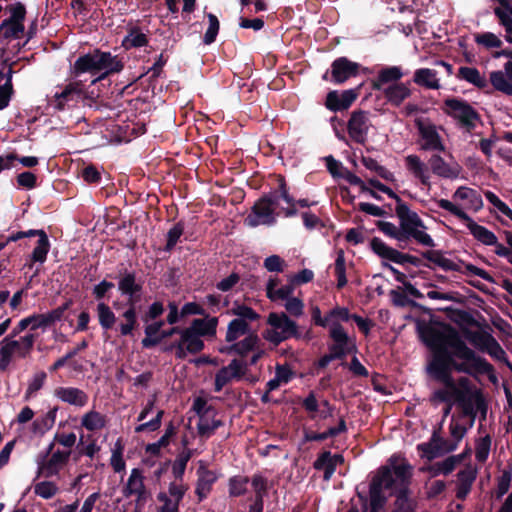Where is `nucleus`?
Masks as SVG:
<instances>
[{
    "label": "nucleus",
    "mask_w": 512,
    "mask_h": 512,
    "mask_svg": "<svg viewBox=\"0 0 512 512\" xmlns=\"http://www.w3.org/2000/svg\"><path fill=\"white\" fill-rule=\"evenodd\" d=\"M423 341L432 352L427 364L428 374L444 385L431 396L434 404L456 402L463 416H468L469 426L473 427L478 412L486 413L481 391L467 377L455 380L452 372L469 375L488 374L493 367L487 360L477 355L452 328L443 330L428 329L423 332Z\"/></svg>",
    "instance_id": "1"
},
{
    "label": "nucleus",
    "mask_w": 512,
    "mask_h": 512,
    "mask_svg": "<svg viewBox=\"0 0 512 512\" xmlns=\"http://www.w3.org/2000/svg\"><path fill=\"white\" fill-rule=\"evenodd\" d=\"M412 467L402 458L392 456L386 466L378 470L370 485V500L358 493L355 499L357 506L362 512H379L383 507L387 491L390 495L397 494L398 490H403L408 485L411 477Z\"/></svg>",
    "instance_id": "2"
},
{
    "label": "nucleus",
    "mask_w": 512,
    "mask_h": 512,
    "mask_svg": "<svg viewBox=\"0 0 512 512\" xmlns=\"http://www.w3.org/2000/svg\"><path fill=\"white\" fill-rule=\"evenodd\" d=\"M278 187L264 193L251 207V212L244 218V225L250 228L259 225L271 226L276 223L281 213L285 217L297 215L295 199L289 193L285 177L277 175Z\"/></svg>",
    "instance_id": "3"
},
{
    "label": "nucleus",
    "mask_w": 512,
    "mask_h": 512,
    "mask_svg": "<svg viewBox=\"0 0 512 512\" xmlns=\"http://www.w3.org/2000/svg\"><path fill=\"white\" fill-rule=\"evenodd\" d=\"M123 68L124 62L122 58L117 55H112L111 52L95 48L89 53L77 58L72 68V74L76 77L83 73H90L91 75L99 74V76L92 81V83H95L112 74L121 72Z\"/></svg>",
    "instance_id": "4"
},
{
    "label": "nucleus",
    "mask_w": 512,
    "mask_h": 512,
    "mask_svg": "<svg viewBox=\"0 0 512 512\" xmlns=\"http://www.w3.org/2000/svg\"><path fill=\"white\" fill-rule=\"evenodd\" d=\"M92 94L85 90V85L81 81H73L68 83L61 92L55 93L51 105L58 111L71 109L79 104L90 108L94 107L95 110L110 109L107 103Z\"/></svg>",
    "instance_id": "5"
},
{
    "label": "nucleus",
    "mask_w": 512,
    "mask_h": 512,
    "mask_svg": "<svg viewBox=\"0 0 512 512\" xmlns=\"http://www.w3.org/2000/svg\"><path fill=\"white\" fill-rule=\"evenodd\" d=\"M218 323V317H212L209 314L191 321L190 325L186 327L187 350L190 351V354L196 355L205 349L202 338L213 339L216 337Z\"/></svg>",
    "instance_id": "6"
},
{
    "label": "nucleus",
    "mask_w": 512,
    "mask_h": 512,
    "mask_svg": "<svg viewBox=\"0 0 512 512\" xmlns=\"http://www.w3.org/2000/svg\"><path fill=\"white\" fill-rule=\"evenodd\" d=\"M396 214L399 218L404 242L409 238H413L424 246H434L433 239L425 232V226L417 213L411 211L406 205L401 204L397 206Z\"/></svg>",
    "instance_id": "7"
},
{
    "label": "nucleus",
    "mask_w": 512,
    "mask_h": 512,
    "mask_svg": "<svg viewBox=\"0 0 512 512\" xmlns=\"http://www.w3.org/2000/svg\"><path fill=\"white\" fill-rule=\"evenodd\" d=\"M328 353L322 356V367L336 359H343L348 354L356 352L354 338L350 337L343 326H333L328 329Z\"/></svg>",
    "instance_id": "8"
},
{
    "label": "nucleus",
    "mask_w": 512,
    "mask_h": 512,
    "mask_svg": "<svg viewBox=\"0 0 512 512\" xmlns=\"http://www.w3.org/2000/svg\"><path fill=\"white\" fill-rule=\"evenodd\" d=\"M436 204L439 208H442L465 221L468 230L477 241L487 246L497 244L496 235L486 227L477 224L459 205L454 204L447 199H439L436 201Z\"/></svg>",
    "instance_id": "9"
},
{
    "label": "nucleus",
    "mask_w": 512,
    "mask_h": 512,
    "mask_svg": "<svg viewBox=\"0 0 512 512\" xmlns=\"http://www.w3.org/2000/svg\"><path fill=\"white\" fill-rule=\"evenodd\" d=\"M415 126L418 130V145L422 151L443 152L445 144L441 132L443 128L437 126L427 117L415 119Z\"/></svg>",
    "instance_id": "10"
},
{
    "label": "nucleus",
    "mask_w": 512,
    "mask_h": 512,
    "mask_svg": "<svg viewBox=\"0 0 512 512\" xmlns=\"http://www.w3.org/2000/svg\"><path fill=\"white\" fill-rule=\"evenodd\" d=\"M345 430L346 424L340 413L330 407L327 402L322 401V442L331 439V445H334L336 438Z\"/></svg>",
    "instance_id": "11"
},
{
    "label": "nucleus",
    "mask_w": 512,
    "mask_h": 512,
    "mask_svg": "<svg viewBox=\"0 0 512 512\" xmlns=\"http://www.w3.org/2000/svg\"><path fill=\"white\" fill-rule=\"evenodd\" d=\"M468 340L477 350L487 353L495 360H506L505 351L491 334L476 331L469 335Z\"/></svg>",
    "instance_id": "12"
},
{
    "label": "nucleus",
    "mask_w": 512,
    "mask_h": 512,
    "mask_svg": "<svg viewBox=\"0 0 512 512\" xmlns=\"http://www.w3.org/2000/svg\"><path fill=\"white\" fill-rule=\"evenodd\" d=\"M371 127L369 113L363 110H356L351 113L347 123L349 137L356 143L364 144L367 140Z\"/></svg>",
    "instance_id": "13"
},
{
    "label": "nucleus",
    "mask_w": 512,
    "mask_h": 512,
    "mask_svg": "<svg viewBox=\"0 0 512 512\" xmlns=\"http://www.w3.org/2000/svg\"><path fill=\"white\" fill-rule=\"evenodd\" d=\"M445 111L467 127H473L478 119L473 107L460 99H447L445 101Z\"/></svg>",
    "instance_id": "14"
},
{
    "label": "nucleus",
    "mask_w": 512,
    "mask_h": 512,
    "mask_svg": "<svg viewBox=\"0 0 512 512\" xmlns=\"http://www.w3.org/2000/svg\"><path fill=\"white\" fill-rule=\"evenodd\" d=\"M118 290L123 296H128L127 303H137L143 289L142 283L137 282L136 273L127 268L119 269Z\"/></svg>",
    "instance_id": "15"
},
{
    "label": "nucleus",
    "mask_w": 512,
    "mask_h": 512,
    "mask_svg": "<svg viewBox=\"0 0 512 512\" xmlns=\"http://www.w3.org/2000/svg\"><path fill=\"white\" fill-rule=\"evenodd\" d=\"M407 171L421 185L427 189L431 188V169L428 163H425L418 155L409 154L404 158Z\"/></svg>",
    "instance_id": "16"
},
{
    "label": "nucleus",
    "mask_w": 512,
    "mask_h": 512,
    "mask_svg": "<svg viewBox=\"0 0 512 512\" xmlns=\"http://www.w3.org/2000/svg\"><path fill=\"white\" fill-rule=\"evenodd\" d=\"M431 169V174L444 179H456L462 172L461 165L456 161H445L443 157L438 154H433L428 160Z\"/></svg>",
    "instance_id": "17"
},
{
    "label": "nucleus",
    "mask_w": 512,
    "mask_h": 512,
    "mask_svg": "<svg viewBox=\"0 0 512 512\" xmlns=\"http://www.w3.org/2000/svg\"><path fill=\"white\" fill-rule=\"evenodd\" d=\"M452 203L459 205L463 211L473 210L478 211L483 206L481 196L474 189L462 186L459 187L452 195Z\"/></svg>",
    "instance_id": "18"
},
{
    "label": "nucleus",
    "mask_w": 512,
    "mask_h": 512,
    "mask_svg": "<svg viewBox=\"0 0 512 512\" xmlns=\"http://www.w3.org/2000/svg\"><path fill=\"white\" fill-rule=\"evenodd\" d=\"M357 97L358 92L355 89L331 91L327 94L325 106L334 112L347 110Z\"/></svg>",
    "instance_id": "19"
},
{
    "label": "nucleus",
    "mask_w": 512,
    "mask_h": 512,
    "mask_svg": "<svg viewBox=\"0 0 512 512\" xmlns=\"http://www.w3.org/2000/svg\"><path fill=\"white\" fill-rule=\"evenodd\" d=\"M478 471L472 465H467L457 473L455 481L456 498L465 500L471 492L472 486L476 480Z\"/></svg>",
    "instance_id": "20"
},
{
    "label": "nucleus",
    "mask_w": 512,
    "mask_h": 512,
    "mask_svg": "<svg viewBox=\"0 0 512 512\" xmlns=\"http://www.w3.org/2000/svg\"><path fill=\"white\" fill-rule=\"evenodd\" d=\"M489 79L495 90L512 96V61L506 62L503 70L491 72Z\"/></svg>",
    "instance_id": "21"
},
{
    "label": "nucleus",
    "mask_w": 512,
    "mask_h": 512,
    "mask_svg": "<svg viewBox=\"0 0 512 512\" xmlns=\"http://www.w3.org/2000/svg\"><path fill=\"white\" fill-rule=\"evenodd\" d=\"M70 451H60L52 453L51 457L39 467V473L46 478L53 477L59 473V470L64 466L70 458Z\"/></svg>",
    "instance_id": "22"
},
{
    "label": "nucleus",
    "mask_w": 512,
    "mask_h": 512,
    "mask_svg": "<svg viewBox=\"0 0 512 512\" xmlns=\"http://www.w3.org/2000/svg\"><path fill=\"white\" fill-rule=\"evenodd\" d=\"M382 91L387 102L395 107H399L403 104L412 93L409 84L403 82L388 85Z\"/></svg>",
    "instance_id": "23"
},
{
    "label": "nucleus",
    "mask_w": 512,
    "mask_h": 512,
    "mask_svg": "<svg viewBox=\"0 0 512 512\" xmlns=\"http://www.w3.org/2000/svg\"><path fill=\"white\" fill-rule=\"evenodd\" d=\"M54 395L61 401L78 407H84L89 399L83 390L76 387H58Z\"/></svg>",
    "instance_id": "24"
},
{
    "label": "nucleus",
    "mask_w": 512,
    "mask_h": 512,
    "mask_svg": "<svg viewBox=\"0 0 512 512\" xmlns=\"http://www.w3.org/2000/svg\"><path fill=\"white\" fill-rule=\"evenodd\" d=\"M359 65L346 58H339L332 64L331 75L335 82L342 83L357 74Z\"/></svg>",
    "instance_id": "25"
},
{
    "label": "nucleus",
    "mask_w": 512,
    "mask_h": 512,
    "mask_svg": "<svg viewBox=\"0 0 512 512\" xmlns=\"http://www.w3.org/2000/svg\"><path fill=\"white\" fill-rule=\"evenodd\" d=\"M370 246L373 252L383 259H387L398 264H403L408 259L407 255L388 246L379 238H373L370 242Z\"/></svg>",
    "instance_id": "26"
},
{
    "label": "nucleus",
    "mask_w": 512,
    "mask_h": 512,
    "mask_svg": "<svg viewBox=\"0 0 512 512\" xmlns=\"http://www.w3.org/2000/svg\"><path fill=\"white\" fill-rule=\"evenodd\" d=\"M267 323L281 334L288 337L295 336L297 334V325L291 320L284 312L276 313L271 312L268 315Z\"/></svg>",
    "instance_id": "27"
},
{
    "label": "nucleus",
    "mask_w": 512,
    "mask_h": 512,
    "mask_svg": "<svg viewBox=\"0 0 512 512\" xmlns=\"http://www.w3.org/2000/svg\"><path fill=\"white\" fill-rule=\"evenodd\" d=\"M404 76V72L399 66H386L380 69L373 81V87L377 90H383L388 84L399 83Z\"/></svg>",
    "instance_id": "28"
},
{
    "label": "nucleus",
    "mask_w": 512,
    "mask_h": 512,
    "mask_svg": "<svg viewBox=\"0 0 512 512\" xmlns=\"http://www.w3.org/2000/svg\"><path fill=\"white\" fill-rule=\"evenodd\" d=\"M198 479L195 488V494L198 496L199 502L204 500L212 489V485L217 481L215 472L199 467L197 470Z\"/></svg>",
    "instance_id": "29"
},
{
    "label": "nucleus",
    "mask_w": 512,
    "mask_h": 512,
    "mask_svg": "<svg viewBox=\"0 0 512 512\" xmlns=\"http://www.w3.org/2000/svg\"><path fill=\"white\" fill-rule=\"evenodd\" d=\"M259 343V337L255 333H249L243 340L232 342L227 348L221 349L220 352L227 354H237L241 357L247 356L254 351Z\"/></svg>",
    "instance_id": "30"
},
{
    "label": "nucleus",
    "mask_w": 512,
    "mask_h": 512,
    "mask_svg": "<svg viewBox=\"0 0 512 512\" xmlns=\"http://www.w3.org/2000/svg\"><path fill=\"white\" fill-rule=\"evenodd\" d=\"M173 335H179V340L187 342L186 327L172 325L169 329H163L158 336L154 339H142L141 344L143 348L149 349L161 344L165 339L172 337Z\"/></svg>",
    "instance_id": "31"
},
{
    "label": "nucleus",
    "mask_w": 512,
    "mask_h": 512,
    "mask_svg": "<svg viewBox=\"0 0 512 512\" xmlns=\"http://www.w3.org/2000/svg\"><path fill=\"white\" fill-rule=\"evenodd\" d=\"M146 490L148 489L145 486L142 471L138 468H133L126 484L122 488L123 496L129 498L133 495L143 493Z\"/></svg>",
    "instance_id": "32"
},
{
    "label": "nucleus",
    "mask_w": 512,
    "mask_h": 512,
    "mask_svg": "<svg viewBox=\"0 0 512 512\" xmlns=\"http://www.w3.org/2000/svg\"><path fill=\"white\" fill-rule=\"evenodd\" d=\"M413 81L415 84L427 89L438 90L441 87L440 80L437 77V72L430 68H420L415 70Z\"/></svg>",
    "instance_id": "33"
},
{
    "label": "nucleus",
    "mask_w": 512,
    "mask_h": 512,
    "mask_svg": "<svg viewBox=\"0 0 512 512\" xmlns=\"http://www.w3.org/2000/svg\"><path fill=\"white\" fill-rule=\"evenodd\" d=\"M327 273L332 274L336 278V287L338 289H342L347 284L346 263L344 252L342 250L337 252V257L334 261V264L328 267Z\"/></svg>",
    "instance_id": "34"
},
{
    "label": "nucleus",
    "mask_w": 512,
    "mask_h": 512,
    "mask_svg": "<svg viewBox=\"0 0 512 512\" xmlns=\"http://www.w3.org/2000/svg\"><path fill=\"white\" fill-rule=\"evenodd\" d=\"M148 37L141 32L140 27L133 26L128 30L127 35L122 41V46L126 49L140 48L148 45Z\"/></svg>",
    "instance_id": "35"
},
{
    "label": "nucleus",
    "mask_w": 512,
    "mask_h": 512,
    "mask_svg": "<svg viewBox=\"0 0 512 512\" xmlns=\"http://www.w3.org/2000/svg\"><path fill=\"white\" fill-rule=\"evenodd\" d=\"M344 462L343 456L339 453L331 454L327 451H322V470L324 471L323 478L329 480L337 467L342 466Z\"/></svg>",
    "instance_id": "36"
},
{
    "label": "nucleus",
    "mask_w": 512,
    "mask_h": 512,
    "mask_svg": "<svg viewBox=\"0 0 512 512\" xmlns=\"http://www.w3.org/2000/svg\"><path fill=\"white\" fill-rule=\"evenodd\" d=\"M194 451L189 448H184L175 458L172 463V474L176 480H184V474L188 462L193 457Z\"/></svg>",
    "instance_id": "37"
},
{
    "label": "nucleus",
    "mask_w": 512,
    "mask_h": 512,
    "mask_svg": "<svg viewBox=\"0 0 512 512\" xmlns=\"http://www.w3.org/2000/svg\"><path fill=\"white\" fill-rule=\"evenodd\" d=\"M467 416H460L459 418H452L449 424V433L451 436V441L456 443L458 447L460 441L464 438L467 431L471 428L469 426V420L465 421Z\"/></svg>",
    "instance_id": "38"
},
{
    "label": "nucleus",
    "mask_w": 512,
    "mask_h": 512,
    "mask_svg": "<svg viewBox=\"0 0 512 512\" xmlns=\"http://www.w3.org/2000/svg\"><path fill=\"white\" fill-rule=\"evenodd\" d=\"M249 330L250 327L247 321L240 318H234L228 323L225 340L226 342L232 343L240 336L248 334Z\"/></svg>",
    "instance_id": "39"
},
{
    "label": "nucleus",
    "mask_w": 512,
    "mask_h": 512,
    "mask_svg": "<svg viewBox=\"0 0 512 512\" xmlns=\"http://www.w3.org/2000/svg\"><path fill=\"white\" fill-rule=\"evenodd\" d=\"M458 78L465 80L478 88H484L487 86L485 77L474 67H460L458 70Z\"/></svg>",
    "instance_id": "40"
},
{
    "label": "nucleus",
    "mask_w": 512,
    "mask_h": 512,
    "mask_svg": "<svg viewBox=\"0 0 512 512\" xmlns=\"http://www.w3.org/2000/svg\"><path fill=\"white\" fill-rule=\"evenodd\" d=\"M127 306V310L123 313L126 322L120 324V334L122 336L131 335L138 326L136 303H127Z\"/></svg>",
    "instance_id": "41"
},
{
    "label": "nucleus",
    "mask_w": 512,
    "mask_h": 512,
    "mask_svg": "<svg viewBox=\"0 0 512 512\" xmlns=\"http://www.w3.org/2000/svg\"><path fill=\"white\" fill-rule=\"evenodd\" d=\"M352 315L349 314L347 308L344 307H335L331 310L324 319H322V326H326L330 329L333 324L336 326H342L340 322L348 321Z\"/></svg>",
    "instance_id": "42"
},
{
    "label": "nucleus",
    "mask_w": 512,
    "mask_h": 512,
    "mask_svg": "<svg viewBox=\"0 0 512 512\" xmlns=\"http://www.w3.org/2000/svg\"><path fill=\"white\" fill-rule=\"evenodd\" d=\"M106 418L100 412L91 410L82 417V426L88 431H96L104 428Z\"/></svg>",
    "instance_id": "43"
},
{
    "label": "nucleus",
    "mask_w": 512,
    "mask_h": 512,
    "mask_svg": "<svg viewBox=\"0 0 512 512\" xmlns=\"http://www.w3.org/2000/svg\"><path fill=\"white\" fill-rule=\"evenodd\" d=\"M393 512H416V501L408 496L407 486L398 490Z\"/></svg>",
    "instance_id": "44"
},
{
    "label": "nucleus",
    "mask_w": 512,
    "mask_h": 512,
    "mask_svg": "<svg viewBox=\"0 0 512 512\" xmlns=\"http://www.w3.org/2000/svg\"><path fill=\"white\" fill-rule=\"evenodd\" d=\"M98 320L101 327L105 330L112 329L115 322L116 316L111 308L104 302H100L97 305Z\"/></svg>",
    "instance_id": "45"
},
{
    "label": "nucleus",
    "mask_w": 512,
    "mask_h": 512,
    "mask_svg": "<svg viewBox=\"0 0 512 512\" xmlns=\"http://www.w3.org/2000/svg\"><path fill=\"white\" fill-rule=\"evenodd\" d=\"M250 479L247 476L236 475L228 481V492L230 497H240L247 492V484Z\"/></svg>",
    "instance_id": "46"
},
{
    "label": "nucleus",
    "mask_w": 512,
    "mask_h": 512,
    "mask_svg": "<svg viewBox=\"0 0 512 512\" xmlns=\"http://www.w3.org/2000/svg\"><path fill=\"white\" fill-rule=\"evenodd\" d=\"M188 349V342H182V340H175L173 342L164 343L161 350L164 353H172L174 352L175 358L179 360H184L190 351Z\"/></svg>",
    "instance_id": "47"
},
{
    "label": "nucleus",
    "mask_w": 512,
    "mask_h": 512,
    "mask_svg": "<svg viewBox=\"0 0 512 512\" xmlns=\"http://www.w3.org/2000/svg\"><path fill=\"white\" fill-rule=\"evenodd\" d=\"M384 265L387 269L391 271L395 280L404 285V289L409 295L419 299L424 297V295L416 287H414L410 282L406 281V275L404 273L400 272L399 270H397L396 268L389 264Z\"/></svg>",
    "instance_id": "48"
},
{
    "label": "nucleus",
    "mask_w": 512,
    "mask_h": 512,
    "mask_svg": "<svg viewBox=\"0 0 512 512\" xmlns=\"http://www.w3.org/2000/svg\"><path fill=\"white\" fill-rule=\"evenodd\" d=\"M43 236L44 237H42L41 239H38L37 245L32 251V262L44 263L47 259V255L50 250V241L47 235Z\"/></svg>",
    "instance_id": "49"
},
{
    "label": "nucleus",
    "mask_w": 512,
    "mask_h": 512,
    "mask_svg": "<svg viewBox=\"0 0 512 512\" xmlns=\"http://www.w3.org/2000/svg\"><path fill=\"white\" fill-rule=\"evenodd\" d=\"M184 222L178 221L168 232L164 251L171 252L184 232Z\"/></svg>",
    "instance_id": "50"
},
{
    "label": "nucleus",
    "mask_w": 512,
    "mask_h": 512,
    "mask_svg": "<svg viewBox=\"0 0 512 512\" xmlns=\"http://www.w3.org/2000/svg\"><path fill=\"white\" fill-rule=\"evenodd\" d=\"M251 483L255 492L254 501L264 502V498L268 493V480L261 474H254Z\"/></svg>",
    "instance_id": "51"
},
{
    "label": "nucleus",
    "mask_w": 512,
    "mask_h": 512,
    "mask_svg": "<svg viewBox=\"0 0 512 512\" xmlns=\"http://www.w3.org/2000/svg\"><path fill=\"white\" fill-rule=\"evenodd\" d=\"M209 26L204 34L203 43L205 45H211L215 42L216 37L219 33L220 23L216 15L212 13L207 14Z\"/></svg>",
    "instance_id": "52"
},
{
    "label": "nucleus",
    "mask_w": 512,
    "mask_h": 512,
    "mask_svg": "<svg viewBox=\"0 0 512 512\" xmlns=\"http://www.w3.org/2000/svg\"><path fill=\"white\" fill-rule=\"evenodd\" d=\"M188 489V484H185L183 480L174 479V481L169 483L168 492L166 493L167 496H170L175 502L181 503Z\"/></svg>",
    "instance_id": "53"
},
{
    "label": "nucleus",
    "mask_w": 512,
    "mask_h": 512,
    "mask_svg": "<svg viewBox=\"0 0 512 512\" xmlns=\"http://www.w3.org/2000/svg\"><path fill=\"white\" fill-rule=\"evenodd\" d=\"M57 407L49 410L47 414L41 419H37L33 422V429L35 432L44 433L45 431L51 429L56 420Z\"/></svg>",
    "instance_id": "54"
},
{
    "label": "nucleus",
    "mask_w": 512,
    "mask_h": 512,
    "mask_svg": "<svg viewBox=\"0 0 512 512\" xmlns=\"http://www.w3.org/2000/svg\"><path fill=\"white\" fill-rule=\"evenodd\" d=\"M474 40L477 44L484 46L485 48H500L502 46V40L494 33L485 32L475 34Z\"/></svg>",
    "instance_id": "55"
},
{
    "label": "nucleus",
    "mask_w": 512,
    "mask_h": 512,
    "mask_svg": "<svg viewBox=\"0 0 512 512\" xmlns=\"http://www.w3.org/2000/svg\"><path fill=\"white\" fill-rule=\"evenodd\" d=\"M58 487L54 482L42 481L35 485L34 493L43 499H51L58 493Z\"/></svg>",
    "instance_id": "56"
},
{
    "label": "nucleus",
    "mask_w": 512,
    "mask_h": 512,
    "mask_svg": "<svg viewBox=\"0 0 512 512\" xmlns=\"http://www.w3.org/2000/svg\"><path fill=\"white\" fill-rule=\"evenodd\" d=\"M491 448V438L486 435L476 442L475 458L478 462L484 463L488 459Z\"/></svg>",
    "instance_id": "57"
},
{
    "label": "nucleus",
    "mask_w": 512,
    "mask_h": 512,
    "mask_svg": "<svg viewBox=\"0 0 512 512\" xmlns=\"http://www.w3.org/2000/svg\"><path fill=\"white\" fill-rule=\"evenodd\" d=\"M484 195L487 201L493 205L497 212L512 220V210L495 193L492 191H486Z\"/></svg>",
    "instance_id": "58"
},
{
    "label": "nucleus",
    "mask_w": 512,
    "mask_h": 512,
    "mask_svg": "<svg viewBox=\"0 0 512 512\" xmlns=\"http://www.w3.org/2000/svg\"><path fill=\"white\" fill-rule=\"evenodd\" d=\"M156 498L157 501L161 503V505L157 509L158 512H180V503L175 502L174 499H172L170 496H167L166 492H159Z\"/></svg>",
    "instance_id": "59"
},
{
    "label": "nucleus",
    "mask_w": 512,
    "mask_h": 512,
    "mask_svg": "<svg viewBox=\"0 0 512 512\" xmlns=\"http://www.w3.org/2000/svg\"><path fill=\"white\" fill-rule=\"evenodd\" d=\"M10 17L6 19V23L15 22L24 24L26 17L25 5L21 2H16L7 7Z\"/></svg>",
    "instance_id": "60"
},
{
    "label": "nucleus",
    "mask_w": 512,
    "mask_h": 512,
    "mask_svg": "<svg viewBox=\"0 0 512 512\" xmlns=\"http://www.w3.org/2000/svg\"><path fill=\"white\" fill-rule=\"evenodd\" d=\"M230 313L244 321H256L260 318V315L254 309L244 304L233 307Z\"/></svg>",
    "instance_id": "61"
},
{
    "label": "nucleus",
    "mask_w": 512,
    "mask_h": 512,
    "mask_svg": "<svg viewBox=\"0 0 512 512\" xmlns=\"http://www.w3.org/2000/svg\"><path fill=\"white\" fill-rule=\"evenodd\" d=\"M494 13L498 17L500 24L505 29L506 41L512 44V17L502 8H495Z\"/></svg>",
    "instance_id": "62"
},
{
    "label": "nucleus",
    "mask_w": 512,
    "mask_h": 512,
    "mask_svg": "<svg viewBox=\"0 0 512 512\" xmlns=\"http://www.w3.org/2000/svg\"><path fill=\"white\" fill-rule=\"evenodd\" d=\"M122 453H123V446L121 445V441L118 440L116 442L115 449L113 450L112 456H111V466L116 473L123 471L126 467Z\"/></svg>",
    "instance_id": "63"
},
{
    "label": "nucleus",
    "mask_w": 512,
    "mask_h": 512,
    "mask_svg": "<svg viewBox=\"0 0 512 512\" xmlns=\"http://www.w3.org/2000/svg\"><path fill=\"white\" fill-rule=\"evenodd\" d=\"M225 367L228 368V371L230 372V375L233 379L240 380L246 374L247 362L243 360L233 359Z\"/></svg>",
    "instance_id": "64"
}]
</instances>
